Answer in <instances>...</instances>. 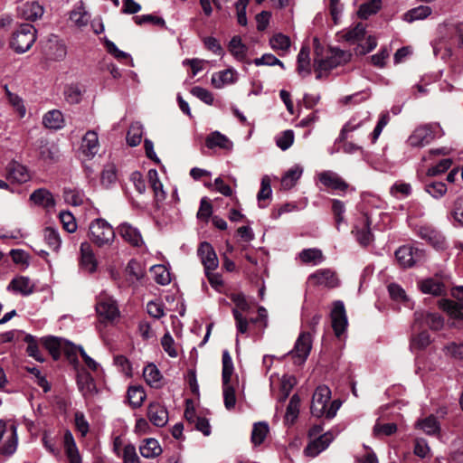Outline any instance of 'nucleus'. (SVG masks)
<instances>
[{
    "instance_id": "1",
    "label": "nucleus",
    "mask_w": 463,
    "mask_h": 463,
    "mask_svg": "<svg viewBox=\"0 0 463 463\" xmlns=\"http://www.w3.org/2000/svg\"><path fill=\"white\" fill-rule=\"evenodd\" d=\"M43 344L54 359H58L60 357L61 351L65 353L69 363L74 366L76 371L78 387L82 392V395L85 396L87 392V373L84 367H81L80 369L78 367L79 361L77 356V348L74 346H64L62 340L54 336L45 337Z\"/></svg>"
},
{
    "instance_id": "2",
    "label": "nucleus",
    "mask_w": 463,
    "mask_h": 463,
    "mask_svg": "<svg viewBox=\"0 0 463 463\" xmlns=\"http://www.w3.org/2000/svg\"><path fill=\"white\" fill-rule=\"evenodd\" d=\"M331 391L326 385L318 386L312 397L311 413L317 418L326 416V419H333L339 410L342 402L339 400H334L330 402Z\"/></svg>"
},
{
    "instance_id": "3",
    "label": "nucleus",
    "mask_w": 463,
    "mask_h": 463,
    "mask_svg": "<svg viewBox=\"0 0 463 463\" xmlns=\"http://www.w3.org/2000/svg\"><path fill=\"white\" fill-rule=\"evenodd\" d=\"M222 389H223V400L224 405L227 410H232L236 404V396L233 387L230 384L232 375L233 373V362L228 350L222 352Z\"/></svg>"
},
{
    "instance_id": "4",
    "label": "nucleus",
    "mask_w": 463,
    "mask_h": 463,
    "mask_svg": "<svg viewBox=\"0 0 463 463\" xmlns=\"http://www.w3.org/2000/svg\"><path fill=\"white\" fill-rule=\"evenodd\" d=\"M36 40V29L30 24H21L13 33L10 46L17 53L27 52Z\"/></svg>"
},
{
    "instance_id": "5",
    "label": "nucleus",
    "mask_w": 463,
    "mask_h": 463,
    "mask_svg": "<svg viewBox=\"0 0 463 463\" xmlns=\"http://www.w3.org/2000/svg\"><path fill=\"white\" fill-rule=\"evenodd\" d=\"M91 232V240L98 246L110 243L115 236L112 227L104 220L97 218L89 226Z\"/></svg>"
},
{
    "instance_id": "6",
    "label": "nucleus",
    "mask_w": 463,
    "mask_h": 463,
    "mask_svg": "<svg viewBox=\"0 0 463 463\" xmlns=\"http://www.w3.org/2000/svg\"><path fill=\"white\" fill-rule=\"evenodd\" d=\"M96 312L102 321H112L119 316L116 301L105 292L97 298Z\"/></svg>"
},
{
    "instance_id": "7",
    "label": "nucleus",
    "mask_w": 463,
    "mask_h": 463,
    "mask_svg": "<svg viewBox=\"0 0 463 463\" xmlns=\"http://www.w3.org/2000/svg\"><path fill=\"white\" fill-rule=\"evenodd\" d=\"M395 257L401 267L411 268L424 259V251L410 245L401 246L395 251Z\"/></svg>"
},
{
    "instance_id": "8",
    "label": "nucleus",
    "mask_w": 463,
    "mask_h": 463,
    "mask_svg": "<svg viewBox=\"0 0 463 463\" xmlns=\"http://www.w3.org/2000/svg\"><path fill=\"white\" fill-rule=\"evenodd\" d=\"M371 224V217L367 213H364L352 231L358 243L364 247L368 246L373 241Z\"/></svg>"
},
{
    "instance_id": "9",
    "label": "nucleus",
    "mask_w": 463,
    "mask_h": 463,
    "mask_svg": "<svg viewBox=\"0 0 463 463\" xmlns=\"http://www.w3.org/2000/svg\"><path fill=\"white\" fill-rule=\"evenodd\" d=\"M350 53L340 49H333L332 55L330 57H327L326 59H321L319 61H315V68L316 71H318L317 78L319 79L321 77V72L323 71L332 70L342 62H346L350 59Z\"/></svg>"
},
{
    "instance_id": "10",
    "label": "nucleus",
    "mask_w": 463,
    "mask_h": 463,
    "mask_svg": "<svg viewBox=\"0 0 463 463\" xmlns=\"http://www.w3.org/2000/svg\"><path fill=\"white\" fill-rule=\"evenodd\" d=\"M43 54L50 60L60 61L65 58L67 48L57 35H50L43 45Z\"/></svg>"
},
{
    "instance_id": "11",
    "label": "nucleus",
    "mask_w": 463,
    "mask_h": 463,
    "mask_svg": "<svg viewBox=\"0 0 463 463\" xmlns=\"http://www.w3.org/2000/svg\"><path fill=\"white\" fill-rule=\"evenodd\" d=\"M330 317L335 335L340 337L346 330L348 325L343 301L337 300L334 302Z\"/></svg>"
},
{
    "instance_id": "12",
    "label": "nucleus",
    "mask_w": 463,
    "mask_h": 463,
    "mask_svg": "<svg viewBox=\"0 0 463 463\" xmlns=\"http://www.w3.org/2000/svg\"><path fill=\"white\" fill-rule=\"evenodd\" d=\"M437 125H423L417 128L409 137V144L411 146H424L435 138Z\"/></svg>"
},
{
    "instance_id": "13",
    "label": "nucleus",
    "mask_w": 463,
    "mask_h": 463,
    "mask_svg": "<svg viewBox=\"0 0 463 463\" xmlns=\"http://www.w3.org/2000/svg\"><path fill=\"white\" fill-rule=\"evenodd\" d=\"M308 282L314 286H322L329 288L339 285L336 273L330 269H321L308 277Z\"/></svg>"
},
{
    "instance_id": "14",
    "label": "nucleus",
    "mask_w": 463,
    "mask_h": 463,
    "mask_svg": "<svg viewBox=\"0 0 463 463\" xmlns=\"http://www.w3.org/2000/svg\"><path fill=\"white\" fill-rule=\"evenodd\" d=\"M89 394L100 392L105 387L103 372L99 364L89 356Z\"/></svg>"
},
{
    "instance_id": "15",
    "label": "nucleus",
    "mask_w": 463,
    "mask_h": 463,
    "mask_svg": "<svg viewBox=\"0 0 463 463\" xmlns=\"http://www.w3.org/2000/svg\"><path fill=\"white\" fill-rule=\"evenodd\" d=\"M417 235L427 241L434 248L439 250L443 249L446 244L444 236L437 229L430 225H422L416 229Z\"/></svg>"
},
{
    "instance_id": "16",
    "label": "nucleus",
    "mask_w": 463,
    "mask_h": 463,
    "mask_svg": "<svg viewBox=\"0 0 463 463\" xmlns=\"http://www.w3.org/2000/svg\"><path fill=\"white\" fill-rule=\"evenodd\" d=\"M311 350V337L309 333H302L296 341L294 349L290 351L296 359L295 364H302L307 358Z\"/></svg>"
},
{
    "instance_id": "17",
    "label": "nucleus",
    "mask_w": 463,
    "mask_h": 463,
    "mask_svg": "<svg viewBox=\"0 0 463 463\" xmlns=\"http://www.w3.org/2000/svg\"><path fill=\"white\" fill-rule=\"evenodd\" d=\"M197 252L204 267L205 273L214 270L218 267L219 261L217 255L209 242H202Z\"/></svg>"
},
{
    "instance_id": "18",
    "label": "nucleus",
    "mask_w": 463,
    "mask_h": 463,
    "mask_svg": "<svg viewBox=\"0 0 463 463\" xmlns=\"http://www.w3.org/2000/svg\"><path fill=\"white\" fill-rule=\"evenodd\" d=\"M334 439L335 436L333 435V433L327 431L323 435H320L314 440L310 441L304 449V453L308 457L314 458L317 456L320 452L325 450L333 441Z\"/></svg>"
},
{
    "instance_id": "19",
    "label": "nucleus",
    "mask_w": 463,
    "mask_h": 463,
    "mask_svg": "<svg viewBox=\"0 0 463 463\" xmlns=\"http://www.w3.org/2000/svg\"><path fill=\"white\" fill-rule=\"evenodd\" d=\"M5 177L14 182L23 184L30 179L27 168L17 161H11L5 167Z\"/></svg>"
},
{
    "instance_id": "20",
    "label": "nucleus",
    "mask_w": 463,
    "mask_h": 463,
    "mask_svg": "<svg viewBox=\"0 0 463 463\" xmlns=\"http://www.w3.org/2000/svg\"><path fill=\"white\" fill-rule=\"evenodd\" d=\"M147 417L156 427H163L168 421V412L159 402H151L148 405Z\"/></svg>"
},
{
    "instance_id": "21",
    "label": "nucleus",
    "mask_w": 463,
    "mask_h": 463,
    "mask_svg": "<svg viewBox=\"0 0 463 463\" xmlns=\"http://www.w3.org/2000/svg\"><path fill=\"white\" fill-rule=\"evenodd\" d=\"M63 448L69 463H82V458L80 455L75 439L69 430L64 432Z\"/></svg>"
},
{
    "instance_id": "22",
    "label": "nucleus",
    "mask_w": 463,
    "mask_h": 463,
    "mask_svg": "<svg viewBox=\"0 0 463 463\" xmlns=\"http://www.w3.org/2000/svg\"><path fill=\"white\" fill-rule=\"evenodd\" d=\"M87 10L83 0L79 1L70 12L69 22L71 26L79 29L87 24Z\"/></svg>"
},
{
    "instance_id": "23",
    "label": "nucleus",
    "mask_w": 463,
    "mask_h": 463,
    "mask_svg": "<svg viewBox=\"0 0 463 463\" xmlns=\"http://www.w3.org/2000/svg\"><path fill=\"white\" fill-rule=\"evenodd\" d=\"M19 14L30 21H35L43 14V7L35 1L24 3L18 9Z\"/></svg>"
},
{
    "instance_id": "24",
    "label": "nucleus",
    "mask_w": 463,
    "mask_h": 463,
    "mask_svg": "<svg viewBox=\"0 0 463 463\" xmlns=\"http://www.w3.org/2000/svg\"><path fill=\"white\" fill-rule=\"evenodd\" d=\"M320 182L326 187L345 191L347 188V184L335 173L332 171H325L319 175Z\"/></svg>"
},
{
    "instance_id": "25",
    "label": "nucleus",
    "mask_w": 463,
    "mask_h": 463,
    "mask_svg": "<svg viewBox=\"0 0 463 463\" xmlns=\"http://www.w3.org/2000/svg\"><path fill=\"white\" fill-rule=\"evenodd\" d=\"M30 200L36 205L45 209H52L55 206L54 198L50 191L44 188H39L33 192Z\"/></svg>"
},
{
    "instance_id": "26",
    "label": "nucleus",
    "mask_w": 463,
    "mask_h": 463,
    "mask_svg": "<svg viewBox=\"0 0 463 463\" xmlns=\"http://www.w3.org/2000/svg\"><path fill=\"white\" fill-rule=\"evenodd\" d=\"M118 234L133 246H140L143 243L142 237L137 229L128 223H122L118 229Z\"/></svg>"
},
{
    "instance_id": "27",
    "label": "nucleus",
    "mask_w": 463,
    "mask_h": 463,
    "mask_svg": "<svg viewBox=\"0 0 463 463\" xmlns=\"http://www.w3.org/2000/svg\"><path fill=\"white\" fill-rule=\"evenodd\" d=\"M429 436H438L440 433V424L434 415L418 420L415 425Z\"/></svg>"
},
{
    "instance_id": "28",
    "label": "nucleus",
    "mask_w": 463,
    "mask_h": 463,
    "mask_svg": "<svg viewBox=\"0 0 463 463\" xmlns=\"http://www.w3.org/2000/svg\"><path fill=\"white\" fill-rule=\"evenodd\" d=\"M205 145L210 149L219 147L225 150H231L232 148V142L219 131H214L207 136Z\"/></svg>"
},
{
    "instance_id": "29",
    "label": "nucleus",
    "mask_w": 463,
    "mask_h": 463,
    "mask_svg": "<svg viewBox=\"0 0 463 463\" xmlns=\"http://www.w3.org/2000/svg\"><path fill=\"white\" fill-rule=\"evenodd\" d=\"M43 124L45 128L58 130L64 127V118L62 113L58 109H52L44 114Z\"/></svg>"
},
{
    "instance_id": "30",
    "label": "nucleus",
    "mask_w": 463,
    "mask_h": 463,
    "mask_svg": "<svg viewBox=\"0 0 463 463\" xmlns=\"http://www.w3.org/2000/svg\"><path fill=\"white\" fill-rule=\"evenodd\" d=\"M18 438L16 433L15 425L10 426V435L5 439V443L0 447V455L4 457L12 456L17 449Z\"/></svg>"
},
{
    "instance_id": "31",
    "label": "nucleus",
    "mask_w": 463,
    "mask_h": 463,
    "mask_svg": "<svg viewBox=\"0 0 463 463\" xmlns=\"http://www.w3.org/2000/svg\"><path fill=\"white\" fill-rule=\"evenodd\" d=\"M310 50L308 46H302L298 54L297 71L301 77H306L311 73L310 69Z\"/></svg>"
},
{
    "instance_id": "32",
    "label": "nucleus",
    "mask_w": 463,
    "mask_h": 463,
    "mask_svg": "<svg viewBox=\"0 0 463 463\" xmlns=\"http://www.w3.org/2000/svg\"><path fill=\"white\" fill-rule=\"evenodd\" d=\"M299 260L305 264L317 265L325 260L321 250L317 248L304 249L298 253Z\"/></svg>"
},
{
    "instance_id": "33",
    "label": "nucleus",
    "mask_w": 463,
    "mask_h": 463,
    "mask_svg": "<svg viewBox=\"0 0 463 463\" xmlns=\"http://www.w3.org/2000/svg\"><path fill=\"white\" fill-rule=\"evenodd\" d=\"M125 272L127 280L130 284H134L139 281L145 276L144 268L138 261L135 260H129L128 266L126 267Z\"/></svg>"
},
{
    "instance_id": "34",
    "label": "nucleus",
    "mask_w": 463,
    "mask_h": 463,
    "mask_svg": "<svg viewBox=\"0 0 463 463\" xmlns=\"http://www.w3.org/2000/svg\"><path fill=\"white\" fill-rule=\"evenodd\" d=\"M139 451L144 458H152L159 456L162 453V449L156 439L149 438L140 445Z\"/></svg>"
},
{
    "instance_id": "35",
    "label": "nucleus",
    "mask_w": 463,
    "mask_h": 463,
    "mask_svg": "<svg viewBox=\"0 0 463 463\" xmlns=\"http://www.w3.org/2000/svg\"><path fill=\"white\" fill-rule=\"evenodd\" d=\"M440 307L451 318L463 320V305L459 301L444 299L440 301Z\"/></svg>"
},
{
    "instance_id": "36",
    "label": "nucleus",
    "mask_w": 463,
    "mask_h": 463,
    "mask_svg": "<svg viewBox=\"0 0 463 463\" xmlns=\"http://www.w3.org/2000/svg\"><path fill=\"white\" fill-rule=\"evenodd\" d=\"M8 290H13L22 295L27 296L33 291V285L26 277H19L14 279L7 288Z\"/></svg>"
},
{
    "instance_id": "37",
    "label": "nucleus",
    "mask_w": 463,
    "mask_h": 463,
    "mask_svg": "<svg viewBox=\"0 0 463 463\" xmlns=\"http://www.w3.org/2000/svg\"><path fill=\"white\" fill-rule=\"evenodd\" d=\"M302 173L303 169L299 165H295L288 170L281 179L282 188L287 190L292 188L302 175Z\"/></svg>"
},
{
    "instance_id": "38",
    "label": "nucleus",
    "mask_w": 463,
    "mask_h": 463,
    "mask_svg": "<svg viewBox=\"0 0 463 463\" xmlns=\"http://www.w3.org/2000/svg\"><path fill=\"white\" fill-rule=\"evenodd\" d=\"M229 51L239 61H242L246 57L248 47L242 43L240 36H233L229 43Z\"/></svg>"
},
{
    "instance_id": "39",
    "label": "nucleus",
    "mask_w": 463,
    "mask_h": 463,
    "mask_svg": "<svg viewBox=\"0 0 463 463\" xmlns=\"http://www.w3.org/2000/svg\"><path fill=\"white\" fill-rule=\"evenodd\" d=\"M143 136V125L139 122H134L130 125L127 133V143L130 146H137L140 144Z\"/></svg>"
},
{
    "instance_id": "40",
    "label": "nucleus",
    "mask_w": 463,
    "mask_h": 463,
    "mask_svg": "<svg viewBox=\"0 0 463 463\" xmlns=\"http://www.w3.org/2000/svg\"><path fill=\"white\" fill-rule=\"evenodd\" d=\"M211 81L214 88L221 89L225 84L232 83L234 81V72L232 69L222 71L213 74Z\"/></svg>"
},
{
    "instance_id": "41",
    "label": "nucleus",
    "mask_w": 463,
    "mask_h": 463,
    "mask_svg": "<svg viewBox=\"0 0 463 463\" xmlns=\"http://www.w3.org/2000/svg\"><path fill=\"white\" fill-rule=\"evenodd\" d=\"M147 177L156 198L157 200H164L165 198V193L163 190V184L159 179L157 171L156 169H150L147 173Z\"/></svg>"
},
{
    "instance_id": "42",
    "label": "nucleus",
    "mask_w": 463,
    "mask_h": 463,
    "mask_svg": "<svg viewBox=\"0 0 463 463\" xmlns=\"http://www.w3.org/2000/svg\"><path fill=\"white\" fill-rule=\"evenodd\" d=\"M420 288L423 293L439 296L445 291V286L439 279H429L421 283Z\"/></svg>"
},
{
    "instance_id": "43",
    "label": "nucleus",
    "mask_w": 463,
    "mask_h": 463,
    "mask_svg": "<svg viewBox=\"0 0 463 463\" xmlns=\"http://www.w3.org/2000/svg\"><path fill=\"white\" fill-rule=\"evenodd\" d=\"M431 14V8L428 5H420L409 10L404 14V20L412 23L416 20L425 19Z\"/></svg>"
},
{
    "instance_id": "44",
    "label": "nucleus",
    "mask_w": 463,
    "mask_h": 463,
    "mask_svg": "<svg viewBox=\"0 0 463 463\" xmlns=\"http://www.w3.org/2000/svg\"><path fill=\"white\" fill-rule=\"evenodd\" d=\"M43 238L46 244L51 250L54 251H57L59 250L61 241L59 232L56 229L52 227H46L43 230Z\"/></svg>"
},
{
    "instance_id": "45",
    "label": "nucleus",
    "mask_w": 463,
    "mask_h": 463,
    "mask_svg": "<svg viewBox=\"0 0 463 463\" xmlns=\"http://www.w3.org/2000/svg\"><path fill=\"white\" fill-rule=\"evenodd\" d=\"M382 6L381 0H371L360 5L358 16L363 19L368 18L370 15L376 14Z\"/></svg>"
},
{
    "instance_id": "46",
    "label": "nucleus",
    "mask_w": 463,
    "mask_h": 463,
    "mask_svg": "<svg viewBox=\"0 0 463 463\" xmlns=\"http://www.w3.org/2000/svg\"><path fill=\"white\" fill-rule=\"evenodd\" d=\"M146 398L145 391L142 387L131 386L128 390V399L134 407H140Z\"/></svg>"
},
{
    "instance_id": "47",
    "label": "nucleus",
    "mask_w": 463,
    "mask_h": 463,
    "mask_svg": "<svg viewBox=\"0 0 463 463\" xmlns=\"http://www.w3.org/2000/svg\"><path fill=\"white\" fill-rule=\"evenodd\" d=\"M40 156L45 162L53 163L59 157V149L54 144H43L40 146Z\"/></svg>"
},
{
    "instance_id": "48",
    "label": "nucleus",
    "mask_w": 463,
    "mask_h": 463,
    "mask_svg": "<svg viewBox=\"0 0 463 463\" xmlns=\"http://www.w3.org/2000/svg\"><path fill=\"white\" fill-rule=\"evenodd\" d=\"M364 35L365 27L362 24H358L353 29L343 33L342 38L350 43H354L362 40Z\"/></svg>"
},
{
    "instance_id": "49",
    "label": "nucleus",
    "mask_w": 463,
    "mask_h": 463,
    "mask_svg": "<svg viewBox=\"0 0 463 463\" xmlns=\"http://www.w3.org/2000/svg\"><path fill=\"white\" fill-rule=\"evenodd\" d=\"M269 432V426L266 422L255 423L251 432V441L254 445L261 444Z\"/></svg>"
},
{
    "instance_id": "50",
    "label": "nucleus",
    "mask_w": 463,
    "mask_h": 463,
    "mask_svg": "<svg viewBox=\"0 0 463 463\" xmlns=\"http://www.w3.org/2000/svg\"><path fill=\"white\" fill-rule=\"evenodd\" d=\"M82 91L77 84H71L64 89V97L68 103L78 104L82 99Z\"/></svg>"
},
{
    "instance_id": "51",
    "label": "nucleus",
    "mask_w": 463,
    "mask_h": 463,
    "mask_svg": "<svg viewBox=\"0 0 463 463\" xmlns=\"http://www.w3.org/2000/svg\"><path fill=\"white\" fill-rule=\"evenodd\" d=\"M155 280L160 285H167L171 281L170 272L164 265H155L151 268Z\"/></svg>"
},
{
    "instance_id": "52",
    "label": "nucleus",
    "mask_w": 463,
    "mask_h": 463,
    "mask_svg": "<svg viewBox=\"0 0 463 463\" xmlns=\"http://www.w3.org/2000/svg\"><path fill=\"white\" fill-rule=\"evenodd\" d=\"M364 120H357L355 117L352 118L341 129L336 142H345L348 137V134L362 127Z\"/></svg>"
},
{
    "instance_id": "53",
    "label": "nucleus",
    "mask_w": 463,
    "mask_h": 463,
    "mask_svg": "<svg viewBox=\"0 0 463 463\" xmlns=\"http://www.w3.org/2000/svg\"><path fill=\"white\" fill-rule=\"evenodd\" d=\"M424 190L433 198L439 199L447 193V185L443 182H431L425 185Z\"/></svg>"
},
{
    "instance_id": "54",
    "label": "nucleus",
    "mask_w": 463,
    "mask_h": 463,
    "mask_svg": "<svg viewBox=\"0 0 463 463\" xmlns=\"http://www.w3.org/2000/svg\"><path fill=\"white\" fill-rule=\"evenodd\" d=\"M430 344V336L427 331H422L411 340V350H422L425 349Z\"/></svg>"
},
{
    "instance_id": "55",
    "label": "nucleus",
    "mask_w": 463,
    "mask_h": 463,
    "mask_svg": "<svg viewBox=\"0 0 463 463\" xmlns=\"http://www.w3.org/2000/svg\"><path fill=\"white\" fill-rule=\"evenodd\" d=\"M300 399L298 394H294L288 402L285 418L288 421L293 422L299 412Z\"/></svg>"
},
{
    "instance_id": "56",
    "label": "nucleus",
    "mask_w": 463,
    "mask_h": 463,
    "mask_svg": "<svg viewBox=\"0 0 463 463\" xmlns=\"http://www.w3.org/2000/svg\"><path fill=\"white\" fill-rule=\"evenodd\" d=\"M24 341L28 344L26 348V353L29 356L34 358L38 362H43L44 359L41 354L39 346L34 339V337L31 335H27L24 337Z\"/></svg>"
},
{
    "instance_id": "57",
    "label": "nucleus",
    "mask_w": 463,
    "mask_h": 463,
    "mask_svg": "<svg viewBox=\"0 0 463 463\" xmlns=\"http://www.w3.org/2000/svg\"><path fill=\"white\" fill-rule=\"evenodd\" d=\"M143 375L146 382L151 386H156L161 378L159 370L154 364L145 367Z\"/></svg>"
},
{
    "instance_id": "58",
    "label": "nucleus",
    "mask_w": 463,
    "mask_h": 463,
    "mask_svg": "<svg viewBox=\"0 0 463 463\" xmlns=\"http://www.w3.org/2000/svg\"><path fill=\"white\" fill-rule=\"evenodd\" d=\"M269 43L273 50L287 51L290 46V40L282 33H277L270 38Z\"/></svg>"
},
{
    "instance_id": "59",
    "label": "nucleus",
    "mask_w": 463,
    "mask_h": 463,
    "mask_svg": "<svg viewBox=\"0 0 463 463\" xmlns=\"http://www.w3.org/2000/svg\"><path fill=\"white\" fill-rule=\"evenodd\" d=\"M63 197L67 203L73 206L80 205L83 203V194L71 188H64Z\"/></svg>"
},
{
    "instance_id": "60",
    "label": "nucleus",
    "mask_w": 463,
    "mask_h": 463,
    "mask_svg": "<svg viewBox=\"0 0 463 463\" xmlns=\"http://www.w3.org/2000/svg\"><path fill=\"white\" fill-rule=\"evenodd\" d=\"M133 19L137 25H143L145 24H153L160 27L165 26V22L163 18L153 14L137 15L135 16Z\"/></svg>"
},
{
    "instance_id": "61",
    "label": "nucleus",
    "mask_w": 463,
    "mask_h": 463,
    "mask_svg": "<svg viewBox=\"0 0 463 463\" xmlns=\"http://www.w3.org/2000/svg\"><path fill=\"white\" fill-rule=\"evenodd\" d=\"M294 141V132L292 130H285L283 131L276 140L277 146L282 149L287 150L289 148Z\"/></svg>"
},
{
    "instance_id": "62",
    "label": "nucleus",
    "mask_w": 463,
    "mask_h": 463,
    "mask_svg": "<svg viewBox=\"0 0 463 463\" xmlns=\"http://www.w3.org/2000/svg\"><path fill=\"white\" fill-rule=\"evenodd\" d=\"M452 165V160L445 158L440 160L436 165L430 167L427 171L428 176H436L445 173Z\"/></svg>"
},
{
    "instance_id": "63",
    "label": "nucleus",
    "mask_w": 463,
    "mask_h": 463,
    "mask_svg": "<svg viewBox=\"0 0 463 463\" xmlns=\"http://www.w3.org/2000/svg\"><path fill=\"white\" fill-rule=\"evenodd\" d=\"M444 351L446 355L463 360V344L449 343L444 347Z\"/></svg>"
},
{
    "instance_id": "64",
    "label": "nucleus",
    "mask_w": 463,
    "mask_h": 463,
    "mask_svg": "<svg viewBox=\"0 0 463 463\" xmlns=\"http://www.w3.org/2000/svg\"><path fill=\"white\" fill-rule=\"evenodd\" d=\"M452 215L455 221L463 226V195L455 200Z\"/></svg>"
}]
</instances>
